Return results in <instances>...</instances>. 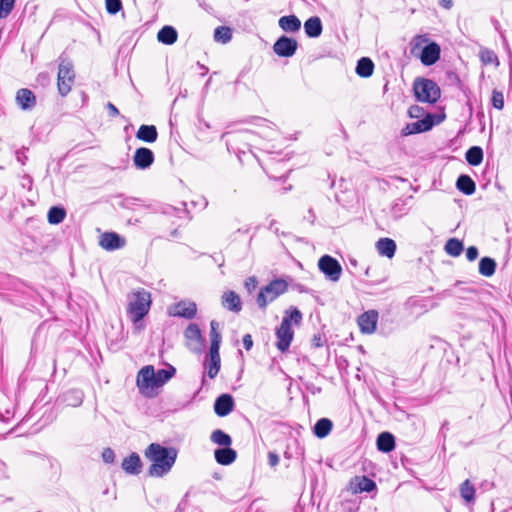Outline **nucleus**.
I'll use <instances>...</instances> for the list:
<instances>
[{"mask_svg":"<svg viewBox=\"0 0 512 512\" xmlns=\"http://www.w3.org/2000/svg\"><path fill=\"white\" fill-rule=\"evenodd\" d=\"M144 455L151 462L148 475L151 477H163L174 466L178 451L174 447H164L159 443H151L144 451Z\"/></svg>","mask_w":512,"mask_h":512,"instance_id":"1","label":"nucleus"},{"mask_svg":"<svg viewBox=\"0 0 512 512\" xmlns=\"http://www.w3.org/2000/svg\"><path fill=\"white\" fill-rule=\"evenodd\" d=\"M152 304L151 293L143 288L132 291L127 296V316L133 323L134 330L140 332L144 328L143 318L149 313Z\"/></svg>","mask_w":512,"mask_h":512,"instance_id":"2","label":"nucleus"},{"mask_svg":"<svg viewBox=\"0 0 512 512\" xmlns=\"http://www.w3.org/2000/svg\"><path fill=\"white\" fill-rule=\"evenodd\" d=\"M302 321V313L295 307H290L285 311V315L279 327L276 328V347L281 352H286L294 337L292 322L299 325Z\"/></svg>","mask_w":512,"mask_h":512,"instance_id":"3","label":"nucleus"},{"mask_svg":"<svg viewBox=\"0 0 512 512\" xmlns=\"http://www.w3.org/2000/svg\"><path fill=\"white\" fill-rule=\"evenodd\" d=\"M288 286L289 283L282 278L274 279L266 286H263L256 299L259 308L264 310L269 303L284 294L288 290Z\"/></svg>","mask_w":512,"mask_h":512,"instance_id":"4","label":"nucleus"},{"mask_svg":"<svg viewBox=\"0 0 512 512\" xmlns=\"http://www.w3.org/2000/svg\"><path fill=\"white\" fill-rule=\"evenodd\" d=\"M413 91L416 99L423 103L434 104L441 96L439 86L430 79L418 78L414 81Z\"/></svg>","mask_w":512,"mask_h":512,"instance_id":"5","label":"nucleus"},{"mask_svg":"<svg viewBox=\"0 0 512 512\" xmlns=\"http://www.w3.org/2000/svg\"><path fill=\"white\" fill-rule=\"evenodd\" d=\"M136 384L139 392L143 396L152 398L157 395L156 390L160 387L156 380L155 369L152 365H146L139 370Z\"/></svg>","mask_w":512,"mask_h":512,"instance_id":"6","label":"nucleus"},{"mask_svg":"<svg viewBox=\"0 0 512 512\" xmlns=\"http://www.w3.org/2000/svg\"><path fill=\"white\" fill-rule=\"evenodd\" d=\"M74 79L75 73L72 62L67 58L60 57L57 86L62 96H66L71 91Z\"/></svg>","mask_w":512,"mask_h":512,"instance_id":"7","label":"nucleus"},{"mask_svg":"<svg viewBox=\"0 0 512 512\" xmlns=\"http://www.w3.org/2000/svg\"><path fill=\"white\" fill-rule=\"evenodd\" d=\"M319 270L331 281L340 279L342 267L340 263L329 255L322 256L318 261Z\"/></svg>","mask_w":512,"mask_h":512,"instance_id":"8","label":"nucleus"},{"mask_svg":"<svg viewBox=\"0 0 512 512\" xmlns=\"http://www.w3.org/2000/svg\"><path fill=\"white\" fill-rule=\"evenodd\" d=\"M298 48V42L290 37L281 36L273 45V52L279 57H292Z\"/></svg>","mask_w":512,"mask_h":512,"instance_id":"9","label":"nucleus"},{"mask_svg":"<svg viewBox=\"0 0 512 512\" xmlns=\"http://www.w3.org/2000/svg\"><path fill=\"white\" fill-rule=\"evenodd\" d=\"M99 245L106 251H114L126 245V239L116 232H105L99 238Z\"/></svg>","mask_w":512,"mask_h":512,"instance_id":"10","label":"nucleus"},{"mask_svg":"<svg viewBox=\"0 0 512 512\" xmlns=\"http://www.w3.org/2000/svg\"><path fill=\"white\" fill-rule=\"evenodd\" d=\"M379 314L376 310H368L358 317L360 331L364 334H372L376 331Z\"/></svg>","mask_w":512,"mask_h":512,"instance_id":"11","label":"nucleus"},{"mask_svg":"<svg viewBox=\"0 0 512 512\" xmlns=\"http://www.w3.org/2000/svg\"><path fill=\"white\" fill-rule=\"evenodd\" d=\"M197 312V306L191 301H180L170 308V315L175 317H182L186 319H192L195 317Z\"/></svg>","mask_w":512,"mask_h":512,"instance_id":"12","label":"nucleus"},{"mask_svg":"<svg viewBox=\"0 0 512 512\" xmlns=\"http://www.w3.org/2000/svg\"><path fill=\"white\" fill-rule=\"evenodd\" d=\"M376 488L375 482L366 476H355L348 484V491L353 494L371 492Z\"/></svg>","mask_w":512,"mask_h":512,"instance_id":"13","label":"nucleus"},{"mask_svg":"<svg viewBox=\"0 0 512 512\" xmlns=\"http://www.w3.org/2000/svg\"><path fill=\"white\" fill-rule=\"evenodd\" d=\"M154 162V153L146 147L136 149L133 156V164L137 169L145 170Z\"/></svg>","mask_w":512,"mask_h":512,"instance_id":"14","label":"nucleus"},{"mask_svg":"<svg viewBox=\"0 0 512 512\" xmlns=\"http://www.w3.org/2000/svg\"><path fill=\"white\" fill-rule=\"evenodd\" d=\"M234 399L230 394L220 395L214 403V411L220 417H225L234 409Z\"/></svg>","mask_w":512,"mask_h":512,"instance_id":"15","label":"nucleus"},{"mask_svg":"<svg viewBox=\"0 0 512 512\" xmlns=\"http://www.w3.org/2000/svg\"><path fill=\"white\" fill-rule=\"evenodd\" d=\"M440 58V47L437 43L432 42L428 45H426L420 56L421 62L426 65L430 66L435 64Z\"/></svg>","mask_w":512,"mask_h":512,"instance_id":"16","label":"nucleus"},{"mask_svg":"<svg viewBox=\"0 0 512 512\" xmlns=\"http://www.w3.org/2000/svg\"><path fill=\"white\" fill-rule=\"evenodd\" d=\"M121 467L127 474H140L142 470V461L140 456L137 453L132 452L129 456L123 459Z\"/></svg>","mask_w":512,"mask_h":512,"instance_id":"17","label":"nucleus"},{"mask_svg":"<svg viewBox=\"0 0 512 512\" xmlns=\"http://www.w3.org/2000/svg\"><path fill=\"white\" fill-rule=\"evenodd\" d=\"M205 370L210 379H214L221 367L219 351L209 350L208 359L204 362Z\"/></svg>","mask_w":512,"mask_h":512,"instance_id":"18","label":"nucleus"},{"mask_svg":"<svg viewBox=\"0 0 512 512\" xmlns=\"http://www.w3.org/2000/svg\"><path fill=\"white\" fill-rule=\"evenodd\" d=\"M432 116L428 114L424 119L407 124L403 132L405 135L426 132L433 127Z\"/></svg>","mask_w":512,"mask_h":512,"instance_id":"19","label":"nucleus"},{"mask_svg":"<svg viewBox=\"0 0 512 512\" xmlns=\"http://www.w3.org/2000/svg\"><path fill=\"white\" fill-rule=\"evenodd\" d=\"M16 101L23 110H31L36 105V97L34 93L27 88H22L17 91Z\"/></svg>","mask_w":512,"mask_h":512,"instance_id":"20","label":"nucleus"},{"mask_svg":"<svg viewBox=\"0 0 512 512\" xmlns=\"http://www.w3.org/2000/svg\"><path fill=\"white\" fill-rule=\"evenodd\" d=\"M221 304L229 311L238 313L242 309V303L239 295L234 291L224 292L221 297Z\"/></svg>","mask_w":512,"mask_h":512,"instance_id":"21","label":"nucleus"},{"mask_svg":"<svg viewBox=\"0 0 512 512\" xmlns=\"http://www.w3.org/2000/svg\"><path fill=\"white\" fill-rule=\"evenodd\" d=\"M278 25L286 33H296L301 28V21L296 15H286L279 18Z\"/></svg>","mask_w":512,"mask_h":512,"instance_id":"22","label":"nucleus"},{"mask_svg":"<svg viewBox=\"0 0 512 512\" xmlns=\"http://www.w3.org/2000/svg\"><path fill=\"white\" fill-rule=\"evenodd\" d=\"M304 31L307 37L317 38L322 34L323 25L318 16H312L304 22Z\"/></svg>","mask_w":512,"mask_h":512,"instance_id":"23","label":"nucleus"},{"mask_svg":"<svg viewBox=\"0 0 512 512\" xmlns=\"http://www.w3.org/2000/svg\"><path fill=\"white\" fill-rule=\"evenodd\" d=\"M215 460L221 465L232 464L237 457V453L230 447L216 449L214 452Z\"/></svg>","mask_w":512,"mask_h":512,"instance_id":"24","label":"nucleus"},{"mask_svg":"<svg viewBox=\"0 0 512 512\" xmlns=\"http://www.w3.org/2000/svg\"><path fill=\"white\" fill-rule=\"evenodd\" d=\"M376 248L381 256L392 258L396 251V243L390 238H381L377 241Z\"/></svg>","mask_w":512,"mask_h":512,"instance_id":"25","label":"nucleus"},{"mask_svg":"<svg viewBox=\"0 0 512 512\" xmlns=\"http://www.w3.org/2000/svg\"><path fill=\"white\" fill-rule=\"evenodd\" d=\"M136 137L141 141L153 143L158 137L157 129L154 125H141L136 133Z\"/></svg>","mask_w":512,"mask_h":512,"instance_id":"26","label":"nucleus"},{"mask_svg":"<svg viewBox=\"0 0 512 512\" xmlns=\"http://www.w3.org/2000/svg\"><path fill=\"white\" fill-rule=\"evenodd\" d=\"M377 448L379 451L388 453L395 448V438L389 432H382L377 438Z\"/></svg>","mask_w":512,"mask_h":512,"instance_id":"27","label":"nucleus"},{"mask_svg":"<svg viewBox=\"0 0 512 512\" xmlns=\"http://www.w3.org/2000/svg\"><path fill=\"white\" fill-rule=\"evenodd\" d=\"M177 37L178 33L172 26H164L157 34L158 41L166 45L174 44L177 41Z\"/></svg>","mask_w":512,"mask_h":512,"instance_id":"28","label":"nucleus"},{"mask_svg":"<svg viewBox=\"0 0 512 512\" xmlns=\"http://www.w3.org/2000/svg\"><path fill=\"white\" fill-rule=\"evenodd\" d=\"M355 71L358 76L368 78L373 74L374 63L370 58L362 57L358 60Z\"/></svg>","mask_w":512,"mask_h":512,"instance_id":"29","label":"nucleus"},{"mask_svg":"<svg viewBox=\"0 0 512 512\" xmlns=\"http://www.w3.org/2000/svg\"><path fill=\"white\" fill-rule=\"evenodd\" d=\"M456 187L465 195H472L476 189L475 182L468 175H460Z\"/></svg>","mask_w":512,"mask_h":512,"instance_id":"30","label":"nucleus"},{"mask_svg":"<svg viewBox=\"0 0 512 512\" xmlns=\"http://www.w3.org/2000/svg\"><path fill=\"white\" fill-rule=\"evenodd\" d=\"M333 423L328 418L319 419L314 425L313 432L318 438L326 437L332 430Z\"/></svg>","mask_w":512,"mask_h":512,"instance_id":"31","label":"nucleus"},{"mask_svg":"<svg viewBox=\"0 0 512 512\" xmlns=\"http://www.w3.org/2000/svg\"><path fill=\"white\" fill-rule=\"evenodd\" d=\"M496 270V262L490 257H483L479 262V273L485 277H491Z\"/></svg>","mask_w":512,"mask_h":512,"instance_id":"32","label":"nucleus"},{"mask_svg":"<svg viewBox=\"0 0 512 512\" xmlns=\"http://www.w3.org/2000/svg\"><path fill=\"white\" fill-rule=\"evenodd\" d=\"M210 439L214 444L222 446L223 448L230 447L232 444L231 437L221 429L214 430L211 433Z\"/></svg>","mask_w":512,"mask_h":512,"instance_id":"33","label":"nucleus"},{"mask_svg":"<svg viewBox=\"0 0 512 512\" xmlns=\"http://www.w3.org/2000/svg\"><path fill=\"white\" fill-rule=\"evenodd\" d=\"M475 493L476 490L470 480L467 479L460 485V495L467 504L474 502Z\"/></svg>","mask_w":512,"mask_h":512,"instance_id":"34","label":"nucleus"},{"mask_svg":"<svg viewBox=\"0 0 512 512\" xmlns=\"http://www.w3.org/2000/svg\"><path fill=\"white\" fill-rule=\"evenodd\" d=\"M219 323L212 320L210 323V340L211 345L209 350L219 351L221 343V334L218 331Z\"/></svg>","mask_w":512,"mask_h":512,"instance_id":"35","label":"nucleus"},{"mask_svg":"<svg viewBox=\"0 0 512 512\" xmlns=\"http://www.w3.org/2000/svg\"><path fill=\"white\" fill-rule=\"evenodd\" d=\"M176 373V369L169 365L167 368L155 370L156 380L158 382L159 387L161 388L165 385Z\"/></svg>","mask_w":512,"mask_h":512,"instance_id":"36","label":"nucleus"},{"mask_svg":"<svg viewBox=\"0 0 512 512\" xmlns=\"http://www.w3.org/2000/svg\"><path fill=\"white\" fill-rule=\"evenodd\" d=\"M465 157L470 165L477 166L483 160V151L481 147L473 146L467 150Z\"/></svg>","mask_w":512,"mask_h":512,"instance_id":"37","label":"nucleus"},{"mask_svg":"<svg viewBox=\"0 0 512 512\" xmlns=\"http://www.w3.org/2000/svg\"><path fill=\"white\" fill-rule=\"evenodd\" d=\"M463 249H464V246H463L462 241H460L456 238L449 239L445 244L446 253L452 257L460 256Z\"/></svg>","mask_w":512,"mask_h":512,"instance_id":"38","label":"nucleus"},{"mask_svg":"<svg viewBox=\"0 0 512 512\" xmlns=\"http://www.w3.org/2000/svg\"><path fill=\"white\" fill-rule=\"evenodd\" d=\"M65 216L66 211L63 208L54 206L49 209L47 218L50 224H59L65 219Z\"/></svg>","mask_w":512,"mask_h":512,"instance_id":"39","label":"nucleus"},{"mask_svg":"<svg viewBox=\"0 0 512 512\" xmlns=\"http://www.w3.org/2000/svg\"><path fill=\"white\" fill-rule=\"evenodd\" d=\"M232 38V31L229 27L220 26L217 27L214 31V39L217 42L227 43Z\"/></svg>","mask_w":512,"mask_h":512,"instance_id":"40","label":"nucleus"},{"mask_svg":"<svg viewBox=\"0 0 512 512\" xmlns=\"http://www.w3.org/2000/svg\"><path fill=\"white\" fill-rule=\"evenodd\" d=\"M66 400L69 405L77 407L82 404L83 393L79 390H71L67 393Z\"/></svg>","mask_w":512,"mask_h":512,"instance_id":"41","label":"nucleus"},{"mask_svg":"<svg viewBox=\"0 0 512 512\" xmlns=\"http://www.w3.org/2000/svg\"><path fill=\"white\" fill-rule=\"evenodd\" d=\"M391 213L395 218H399L406 214L407 208L405 207L404 201L401 199L396 200L391 207Z\"/></svg>","mask_w":512,"mask_h":512,"instance_id":"42","label":"nucleus"},{"mask_svg":"<svg viewBox=\"0 0 512 512\" xmlns=\"http://www.w3.org/2000/svg\"><path fill=\"white\" fill-rule=\"evenodd\" d=\"M15 0H0V18H6L13 10Z\"/></svg>","mask_w":512,"mask_h":512,"instance_id":"43","label":"nucleus"},{"mask_svg":"<svg viewBox=\"0 0 512 512\" xmlns=\"http://www.w3.org/2000/svg\"><path fill=\"white\" fill-rule=\"evenodd\" d=\"M480 59L484 64H498L496 54L489 49H483L480 51Z\"/></svg>","mask_w":512,"mask_h":512,"instance_id":"44","label":"nucleus"},{"mask_svg":"<svg viewBox=\"0 0 512 512\" xmlns=\"http://www.w3.org/2000/svg\"><path fill=\"white\" fill-rule=\"evenodd\" d=\"M491 101H492V105H493L494 108H496L498 110H502L503 109V107H504V96H503V93L501 91L493 90Z\"/></svg>","mask_w":512,"mask_h":512,"instance_id":"45","label":"nucleus"},{"mask_svg":"<svg viewBox=\"0 0 512 512\" xmlns=\"http://www.w3.org/2000/svg\"><path fill=\"white\" fill-rule=\"evenodd\" d=\"M107 12L114 15L122 9L121 0H105Z\"/></svg>","mask_w":512,"mask_h":512,"instance_id":"46","label":"nucleus"},{"mask_svg":"<svg viewBox=\"0 0 512 512\" xmlns=\"http://www.w3.org/2000/svg\"><path fill=\"white\" fill-rule=\"evenodd\" d=\"M185 336L188 339L199 340L201 338V331L196 324H189L185 331Z\"/></svg>","mask_w":512,"mask_h":512,"instance_id":"47","label":"nucleus"},{"mask_svg":"<svg viewBox=\"0 0 512 512\" xmlns=\"http://www.w3.org/2000/svg\"><path fill=\"white\" fill-rule=\"evenodd\" d=\"M102 459L105 463H113L115 460V453L111 448H105L102 452Z\"/></svg>","mask_w":512,"mask_h":512,"instance_id":"48","label":"nucleus"},{"mask_svg":"<svg viewBox=\"0 0 512 512\" xmlns=\"http://www.w3.org/2000/svg\"><path fill=\"white\" fill-rule=\"evenodd\" d=\"M408 114L411 118H419L423 114V108L418 105H413L409 108Z\"/></svg>","mask_w":512,"mask_h":512,"instance_id":"49","label":"nucleus"},{"mask_svg":"<svg viewBox=\"0 0 512 512\" xmlns=\"http://www.w3.org/2000/svg\"><path fill=\"white\" fill-rule=\"evenodd\" d=\"M258 281L255 276L248 277L245 280V287L249 292H252L257 287Z\"/></svg>","mask_w":512,"mask_h":512,"instance_id":"50","label":"nucleus"},{"mask_svg":"<svg viewBox=\"0 0 512 512\" xmlns=\"http://www.w3.org/2000/svg\"><path fill=\"white\" fill-rule=\"evenodd\" d=\"M468 261H474L478 257V249L475 246H470L466 251Z\"/></svg>","mask_w":512,"mask_h":512,"instance_id":"51","label":"nucleus"},{"mask_svg":"<svg viewBox=\"0 0 512 512\" xmlns=\"http://www.w3.org/2000/svg\"><path fill=\"white\" fill-rule=\"evenodd\" d=\"M312 342V346L315 347V348H320L324 345V338L321 334H315L311 340Z\"/></svg>","mask_w":512,"mask_h":512,"instance_id":"52","label":"nucleus"},{"mask_svg":"<svg viewBox=\"0 0 512 512\" xmlns=\"http://www.w3.org/2000/svg\"><path fill=\"white\" fill-rule=\"evenodd\" d=\"M16 159L19 163L24 165L27 160V156L25 155V148H22L20 150H17L15 153Z\"/></svg>","mask_w":512,"mask_h":512,"instance_id":"53","label":"nucleus"},{"mask_svg":"<svg viewBox=\"0 0 512 512\" xmlns=\"http://www.w3.org/2000/svg\"><path fill=\"white\" fill-rule=\"evenodd\" d=\"M243 346L247 351H249L252 348L253 340L250 334H246L243 336Z\"/></svg>","mask_w":512,"mask_h":512,"instance_id":"54","label":"nucleus"},{"mask_svg":"<svg viewBox=\"0 0 512 512\" xmlns=\"http://www.w3.org/2000/svg\"><path fill=\"white\" fill-rule=\"evenodd\" d=\"M106 107L109 110V113H110L111 116L115 117V116L119 115L118 108L114 104H112L111 102H108Z\"/></svg>","mask_w":512,"mask_h":512,"instance_id":"55","label":"nucleus"},{"mask_svg":"<svg viewBox=\"0 0 512 512\" xmlns=\"http://www.w3.org/2000/svg\"><path fill=\"white\" fill-rule=\"evenodd\" d=\"M268 462L271 466H276L279 462V457L277 454L270 452L268 454Z\"/></svg>","mask_w":512,"mask_h":512,"instance_id":"56","label":"nucleus"},{"mask_svg":"<svg viewBox=\"0 0 512 512\" xmlns=\"http://www.w3.org/2000/svg\"><path fill=\"white\" fill-rule=\"evenodd\" d=\"M439 5L445 9L449 10L453 6V1L452 0H439Z\"/></svg>","mask_w":512,"mask_h":512,"instance_id":"57","label":"nucleus"},{"mask_svg":"<svg viewBox=\"0 0 512 512\" xmlns=\"http://www.w3.org/2000/svg\"><path fill=\"white\" fill-rule=\"evenodd\" d=\"M415 41L417 42V45H419L420 42H425V41H427V39L423 36H416Z\"/></svg>","mask_w":512,"mask_h":512,"instance_id":"58","label":"nucleus"},{"mask_svg":"<svg viewBox=\"0 0 512 512\" xmlns=\"http://www.w3.org/2000/svg\"><path fill=\"white\" fill-rule=\"evenodd\" d=\"M178 236V230L177 229H174L172 232H171V237L172 238H176Z\"/></svg>","mask_w":512,"mask_h":512,"instance_id":"59","label":"nucleus"},{"mask_svg":"<svg viewBox=\"0 0 512 512\" xmlns=\"http://www.w3.org/2000/svg\"><path fill=\"white\" fill-rule=\"evenodd\" d=\"M201 71H203L202 75H205L207 72H208V68L205 67L204 65H201Z\"/></svg>","mask_w":512,"mask_h":512,"instance_id":"60","label":"nucleus"},{"mask_svg":"<svg viewBox=\"0 0 512 512\" xmlns=\"http://www.w3.org/2000/svg\"><path fill=\"white\" fill-rule=\"evenodd\" d=\"M171 211H177V209H175V208H169V209H167L164 213H165V214H170V213H171Z\"/></svg>","mask_w":512,"mask_h":512,"instance_id":"61","label":"nucleus"},{"mask_svg":"<svg viewBox=\"0 0 512 512\" xmlns=\"http://www.w3.org/2000/svg\"><path fill=\"white\" fill-rule=\"evenodd\" d=\"M503 512H512V504L506 508Z\"/></svg>","mask_w":512,"mask_h":512,"instance_id":"62","label":"nucleus"},{"mask_svg":"<svg viewBox=\"0 0 512 512\" xmlns=\"http://www.w3.org/2000/svg\"><path fill=\"white\" fill-rule=\"evenodd\" d=\"M314 220H315V215H312V220H311V222H314Z\"/></svg>","mask_w":512,"mask_h":512,"instance_id":"63","label":"nucleus"}]
</instances>
